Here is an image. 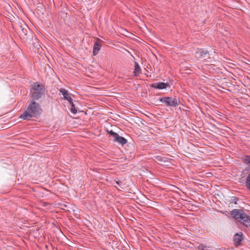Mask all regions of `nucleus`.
I'll use <instances>...</instances> for the list:
<instances>
[{"label":"nucleus","mask_w":250,"mask_h":250,"mask_svg":"<svg viewBox=\"0 0 250 250\" xmlns=\"http://www.w3.org/2000/svg\"><path fill=\"white\" fill-rule=\"evenodd\" d=\"M41 110L39 104L34 101L32 102L27 107L26 110L20 115V118L24 120H30L35 117Z\"/></svg>","instance_id":"f257e3e1"},{"label":"nucleus","mask_w":250,"mask_h":250,"mask_svg":"<svg viewBox=\"0 0 250 250\" xmlns=\"http://www.w3.org/2000/svg\"><path fill=\"white\" fill-rule=\"evenodd\" d=\"M30 87V93L34 100H39L45 93L44 86L38 82L33 83Z\"/></svg>","instance_id":"f03ea898"},{"label":"nucleus","mask_w":250,"mask_h":250,"mask_svg":"<svg viewBox=\"0 0 250 250\" xmlns=\"http://www.w3.org/2000/svg\"><path fill=\"white\" fill-rule=\"evenodd\" d=\"M231 214L238 222L246 226H250V217L243 210L234 209L231 211Z\"/></svg>","instance_id":"7ed1b4c3"},{"label":"nucleus","mask_w":250,"mask_h":250,"mask_svg":"<svg viewBox=\"0 0 250 250\" xmlns=\"http://www.w3.org/2000/svg\"><path fill=\"white\" fill-rule=\"evenodd\" d=\"M161 101L165 103L167 106H176L179 104V101L176 98L171 97H164L161 99Z\"/></svg>","instance_id":"20e7f679"},{"label":"nucleus","mask_w":250,"mask_h":250,"mask_svg":"<svg viewBox=\"0 0 250 250\" xmlns=\"http://www.w3.org/2000/svg\"><path fill=\"white\" fill-rule=\"evenodd\" d=\"M195 56L197 59H203L205 60L209 59V54L206 50H200L198 51H197L195 53Z\"/></svg>","instance_id":"39448f33"},{"label":"nucleus","mask_w":250,"mask_h":250,"mask_svg":"<svg viewBox=\"0 0 250 250\" xmlns=\"http://www.w3.org/2000/svg\"><path fill=\"white\" fill-rule=\"evenodd\" d=\"M102 42V41L100 39L96 40L93 48V55L95 56L98 53L101 49Z\"/></svg>","instance_id":"423d86ee"},{"label":"nucleus","mask_w":250,"mask_h":250,"mask_svg":"<svg viewBox=\"0 0 250 250\" xmlns=\"http://www.w3.org/2000/svg\"><path fill=\"white\" fill-rule=\"evenodd\" d=\"M168 86L169 84L167 83H154L151 85L152 87L159 89L166 88Z\"/></svg>","instance_id":"0eeeda50"},{"label":"nucleus","mask_w":250,"mask_h":250,"mask_svg":"<svg viewBox=\"0 0 250 250\" xmlns=\"http://www.w3.org/2000/svg\"><path fill=\"white\" fill-rule=\"evenodd\" d=\"M242 240V233L239 234V233H236L234 236V242L235 245L237 246L239 245Z\"/></svg>","instance_id":"6e6552de"},{"label":"nucleus","mask_w":250,"mask_h":250,"mask_svg":"<svg viewBox=\"0 0 250 250\" xmlns=\"http://www.w3.org/2000/svg\"><path fill=\"white\" fill-rule=\"evenodd\" d=\"M114 141L119 143L122 145H124L127 143L126 140L123 137L120 136L118 134L117 136L113 140Z\"/></svg>","instance_id":"1a4fd4ad"},{"label":"nucleus","mask_w":250,"mask_h":250,"mask_svg":"<svg viewBox=\"0 0 250 250\" xmlns=\"http://www.w3.org/2000/svg\"><path fill=\"white\" fill-rule=\"evenodd\" d=\"M134 74L135 76L138 75L141 72V68L138 62H135Z\"/></svg>","instance_id":"9d476101"},{"label":"nucleus","mask_w":250,"mask_h":250,"mask_svg":"<svg viewBox=\"0 0 250 250\" xmlns=\"http://www.w3.org/2000/svg\"><path fill=\"white\" fill-rule=\"evenodd\" d=\"M60 92L62 94L63 96V99L66 100L68 97L69 96V93L68 91L65 89L64 88H61L60 89Z\"/></svg>","instance_id":"9b49d317"},{"label":"nucleus","mask_w":250,"mask_h":250,"mask_svg":"<svg viewBox=\"0 0 250 250\" xmlns=\"http://www.w3.org/2000/svg\"><path fill=\"white\" fill-rule=\"evenodd\" d=\"M33 45L37 50H39L41 47V45L39 43L38 39L37 38H35V42L33 43Z\"/></svg>","instance_id":"f8f14e48"},{"label":"nucleus","mask_w":250,"mask_h":250,"mask_svg":"<svg viewBox=\"0 0 250 250\" xmlns=\"http://www.w3.org/2000/svg\"><path fill=\"white\" fill-rule=\"evenodd\" d=\"M70 104L71 106V108H70V110H71V112L74 114L77 113V110L76 108V107H75V105H74V103H73L72 104Z\"/></svg>","instance_id":"ddd939ff"},{"label":"nucleus","mask_w":250,"mask_h":250,"mask_svg":"<svg viewBox=\"0 0 250 250\" xmlns=\"http://www.w3.org/2000/svg\"><path fill=\"white\" fill-rule=\"evenodd\" d=\"M198 250H208V247L203 244H200L197 248Z\"/></svg>","instance_id":"4468645a"},{"label":"nucleus","mask_w":250,"mask_h":250,"mask_svg":"<svg viewBox=\"0 0 250 250\" xmlns=\"http://www.w3.org/2000/svg\"><path fill=\"white\" fill-rule=\"evenodd\" d=\"M246 185L248 188L250 190V173L249 174L247 177Z\"/></svg>","instance_id":"2eb2a0df"},{"label":"nucleus","mask_w":250,"mask_h":250,"mask_svg":"<svg viewBox=\"0 0 250 250\" xmlns=\"http://www.w3.org/2000/svg\"><path fill=\"white\" fill-rule=\"evenodd\" d=\"M244 162L247 164H250V156H246L244 158Z\"/></svg>","instance_id":"dca6fc26"},{"label":"nucleus","mask_w":250,"mask_h":250,"mask_svg":"<svg viewBox=\"0 0 250 250\" xmlns=\"http://www.w3.org/2000/svg\"><path fill=\"white\" fill-rule=\"evenodd\" d=\"M108 133L112 136L113 139L117 136L118 134L113 132L112 130L108 131Z\"/></svg>","instance_id":"f3484780"},{"label":"nucleus","mask_w":250,"mask_h":250,"mask_svg":"<svg viewBox=\"0 0 250 250\" xmlns=\"http://www.w3.org/2000/svg\"><path fill=\"white\" fill-rule=\"evenodd\" d=\"M164 158H162L161 157L158 156L156 157V161H159V162H165V160H163Z\"/></svg>","instance_id":"a211bd4d"},{"label":"nucleus","mask_w":250,"mask_h":250,"mask_svg":"<svg viewBox=\"0 0 250 250\" xmlns=\"http://www.w3.org/2000/svg\"><path fill=\"white\" fill-rule=\"evenodd\" d=\"M66 100L68 101L70 104H72L73 103V100L70 96L68 97L67 99H66Z\"/></svg>","instance_id":"6ab92c4d"},{"label":"nucleus","mask_w":250,"mask_h":250,"mask_svg":"<svg viewBox=\"0 0 250 250\" xmlns=\"http://www.w3.org/2000/svg\"><path fill=\"white\" fill-rule=\"evenodd\" d=\"M62 206L64 208H66L67 205L66 204H63Z\"/></svg>","instance_id":"aec40b11"},{"label":"nucleus","mask_w":250,"mask_h":250,"mask_svg":"<svg viewBox=\"0 0 250 250\" xmlns=\"http://www.w3.org/2000/svg\"><path fill=\"white\" fill-rule=\"evenodd\" d=\"M117 184H119V182H117Z\"/></svg>","instance_id":"412c9836"}]
</instances>
